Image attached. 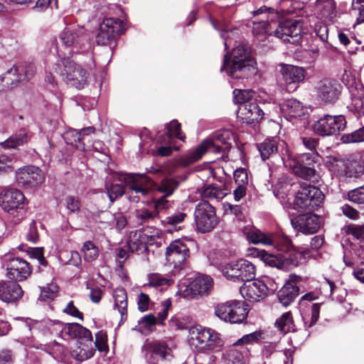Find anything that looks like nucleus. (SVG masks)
Instances as JSON below:
<instances>
[{"label": "nucleus", "mask_w": 364, "mask_h": 364, "mask_svg": "<svg viewBox=\"0 0 364 364\" xmlns=\"http://www.w3.org/2000/svg\"><path fill=\"white\" fill-rule=\"evenodd\" d=\"M225 70L228 75L235 79H247L257 73L256 62L250 56L249 48L238 45L232 50V59L228 61V55L224 57L221 70Z\"/></svg>", "instance_id": "f257e3e1"}, {"label": "nucleus", "mask_w": 364, "mask_h": 364, "mask_svg": "<svg viewBox=\"0 0 364 364\" xmlns=\"http://www.w3.org/2000/svg\"><path fill=\"white\" fill-rule=\"evenodd\" d=\"M53 70L70 86L82 89L87 82L88 73L80 65L70 59H62L53 65Z\"/></svg>", "instance_id": "f03ea898"}, {"label": "nucleus", "mask_w": 364, "mask_h": 364, "mask_svg": "<svg viewBox=\"0 0 364 364\" xmlns=\"http://www.w3.org/2000/svg\"><path fill=\"white\" fill-rule=\"evenodd\" d=\"M189 344L198 351L216 350L222 345L219 334L213 329L200 326L188 329Z\"/></svg>", "instance_id": "7ed1b4c3"}, {"label": "nucleus", "mask_w": 364, "mask_h": 364, "mask_svg": "<svg viewBox=\"0 0 364 364\" xmlns=\"http://www.w3.org/2000/svg\"><path fill=\"white\" fill-rule=\"evenodd\" d=\"M250 255L259 257L266 264L286 271L291 269L299 264V255L304 257L309 255L308 251L297 252L294 250V248L290 252H286V255H278L269 254L265 250L257 248L250 249Z\"/></svg>", "instance_id": "20e7f679"}, {"label": "nucleus", "mask_w": 364, "mask_h": 364, "mask_svg": "<svg viewBox=\"0 0 364 364\" xmlns=\"http://www.w3.org/2000/svg\"><path fill=\"white\" fill-rule=\"evenodd\" d=\"M214 314L225 322L241 323L247 318L248 311L245 301L234 299L218 304Z\"/></svg>", "instance_id": "39448f33"}, {"label": "nucleus", "mask_w": 364, "mask_h": 364, "mask_svg": "<svg viewBox=\"0 0 364 364\" xmlns=\"http://www.w3.org/2000/svg\"><path fill=\"white\" fill-rule=\"evenodd\" d=\"M324 200L322 191L314 186L302 183L297 191L293 207L299 211L314 210L320 206Z\"/></svg>", "instance_id": "423d86ee"}, {"label": "nucleus", "mask_w": 364, "mask_h": 364, "mask_svg": "<svg viewBox=\"0 0 364 364\" xmlns=\"http://www.w3.org/2000/svg\"><path fill=\"white\" fill-rule=\"evenodd\" d=\"M141 354L146 364H159L173 357L167 343L160 340H146L141 347Z\"/></svg>", "instance_id": "0eeeda50"}, {"label": "nucleus", "mask_w": 364, "mask_h": 364, "mask_svg": "<svg viewBox=\"0 0 364 364\" xmlns=\"http://www.w3.org/2000/svg\"><path fill=\"white\" fill-rule=\"evenodd\" d=\"M222 273L228 279L246 282L255 278L256 267L251 262L240 259L230 262L223 266Z\"/></svg>", "instance_id": "6e6552de"}, {"label": "nucleus", "mask_w": 364, "mask_h": 364, "mask_svg": "<svg viewBox=\"0 0 364 364\" xmlns=\"http://www.w3.org/2000/svg\"><path fill=\"white\" fill-rule=\"evenodd\" d=\"M346 127V121L343 115L326 114L314 124L313 129L321 136H333L339 134Z\"/></svg>", "instance_id": "1a4fd4ad"}, {"label": "nucleus", "mask_w": 364, "mask_h": 364, "mask_svg": "<svg viewBox=\"0 0 364 364\" xmlns=\"http://www.w3.org/2000/svg\"><path fill=\"white\" fill-rule=\"evenodd\" d=\"M178 292L184 298H188L196 294H208L213 287V280L208 275L198 274L188 284L181 282L178 284Z\"/></svg>", "instance_id": "9d476101"}, {"label": "nucleus", "mask_w": 364, "mask_h": 364, "mask_svg": "<svg viewBox=\"0 0 364 364\" xmlns=\"http://www.w3.org/2000/svg\"><path fill=\"white\" fill-rule=\"evenodd\" d=\"M271 9L265 6L252 12L253 17L262 16L261 18H256L252 21V33L259 41H264L267 36H274V29L276 23L271 20L269 21V14Z\"/></svg>", "instance_id": "9b49d317"}, {"label": "nucleus", "mask_w": 364, "mask_h": 364, "mask_svg": "<svg viewBox=\"0 0 364 364\" xmlns=\"http://www.w3.org/2000/svg\"><path fill=\"white\" fill-rule=\"evenodd\" d=\"M197 229L201 232L211 231L218 224L214 208L206 201L198 203L195 210Z\"/></svg>", "instance_id": "f8f14e48"}, {"label": "nucleus", "mask_w": 364, "mask_h": 364, "mask_svg": "<svg viewBox=\"0 0 364 364\" xmlns=\"http://www.w3.org/2000/svg\"><path fill=\"white\" fill-rule=\"evenodd\" d=\"M50 331L52 333L55 332L61 338L66 340L68 338H79L80 341L92 338V333L77 323L65 324L58 321L50 323Z\"/></svg>", "instance_id": "ddd939ff"}, {"label": "nucleus", "mask_w": 364, "mask_h": 364, "mask_svg": "<svg viewBox=\"0 0 364 364\" xmlns=\"http://www.w3.org/2000/svg\"><path fill=\"white\" fill-rule=\"evenodd\" d=\"M123 32V21L114 18H107L100 23L96 34V42L98 45H111L114 41V33Z\"/></svg>", "instance_id": "4468645a"}, {"label": "nucleus", "mask_w": 364, "mask_h": 364, "mask_svg": "<svg viewBox=\"0 0 364 364\" xmlns=\"http://www.w3.org/2000/svg\"><path fill=\"white\" fill-rule=\"evenodd\" d=\"M118 180L125 183L129 188L136 193L145 196L149 194L154 187V183L144 174H117Z\"/></svg>", "instance_id": "2eb2a0df"}, {"label": "nucleus", "mask_w": 364, "mask_h": 364, "mask_svg": "<svg viewBox=\"0 0 364 364\" xmlns=\"http://www.w3.org/2000/svg\"><path fill=\"white\" fill-rule=\"evenodd\" d=\"M95 132V129L92 127H88L80 131L69 129L64 134L63 137L67 144L75 146L77 149L84 151L86 148L93 146L97 150V146L92 143L91 140Z\"/></svg>", "instance_id": "dca6fc26"}, {"label": "nucleus", "mask_w": 364, "mask_h": 364, "mask_svg": "<svg viewBox=\"0 0 364 364\" xmlns=\"http://www.w3.org/2000/svg\"><path fill=\"white\" fill-rule=\"evenodd\" d=\"M16 180L18 184L28 188L41 184L45 177L43 171L36 166H26L18 168L16 172Z\"/></svg>", "instance_id": "f3484780"}, {"label": "nucleus", "mask_w": 364, "mask_h": 364, "mask_svg": "<svg viewBox=\"0 0 364 364\" xmlns=\"http://www.w3.org/2000/svg\"><path fill=\"white\" fill-rule=\"evenodd\" d=\"M4 262L10 279L21 281L26 279L31 272L29 263L20 257L8 255Z\"/></svg>", "instance_id": "a211bd4d"}, {"label": "nucleus", "mask_w": 364, "mask_h": 364, "mask_svg": "<svg viewBox=\"0 0 364 364\" xmlns=\"http://www.w3.org/2000/svg\"><path fill=\"white\" fill-rule=\"evenodd\" d=\"M219 149V145L215 144L210 139H205L196 148L189 150L186 154L182 156L178 159V164L184 167L188 166L200 160L207 152L218 151Z\"/></svg>", "instance_id": "6ab92c4d"}, {"label": "nucleus", "mask_w": 364, "mask_h": 364, "mask_svg": "<svg viewBox=\"0 0 364 364\" xmlns=\"http://www.w3.org/2000/svg\"><path fill=\"white\" fill-rule=\"evenodd\" d=\"M292 227L301 232L309 235L316 232L321 225V219L313 213L299 215L291 219Z\"/></svg>", "instance_id": "aec40b11"}, {"label": "nucleus", "mask_w": 364, "mask_h": 364, "mask_svg": "<svg viewBox=\"0 0 364 364\" xmlns=\"http://www.w3.org/2000/svg\"><path fill=\"white\" fill-rule=\"evenodd\" d=\"M317 97L324 103H334L339 97L341 86L334 80L323 79L316 87Z\"/></svg>", "instance_id": "412c9836"}, {"label": "nucleus", "mask_w": 364, "mask_h": 364, "mask_svg": "<svg viewBox=\"0 0 364 364\" xmlns=\"http://www.w3.org/2000/svg\"><path fill=\"white\" fill-rule=\"evenodd\" d=\"M351 96V107L364 115V86L353 77L346 75L343 77Z\"/></svg>", "instance_id": "4be33fe9"}, {"label": "nucleus", "mask_w": 364, "mask_h": 364, "mask_svg": "<svg viewBox=\"0 0 364 364\" xmlns=\"http://www.w3.org/2000/svg\"><path fill=\"white\" fill-rule=\"evenodd\" d=\"M190 251L186 244L181 240L172 242L166 248V257L167 262L173 266L179 267L183 264L189 257Z\"/></svg>", "instance_id": "5701e85b"}, {"label": "nucleus", "mask_w": 364, "mask_h": 364, "mask_svg": "<svg viewBox=\"0 0 364 364\" xmlns=\"http://www.w3.org/2000/svg\"><path fill=\"white\" fill-rule=\"evenodd\" d=\"M240 294L249 301H259L268 294L267 285L259 279L249 280L240 287Z\"/></svg>", "instance_id": "b1692460"}, {"label": "nucleus", "mask_w": 364, "mask_h": 364, "mask_svg": "<svg viewBox=\"0 0 364 364\" xmlns=\"http://www.w3.org/2000/svg\"><path fill=\"white\" fill-rule=\"evenodd\" d=\"M302 23L300 20L287 19L279 23L274 29V36L283 41H289V38L301 36Z\"/></svg>", "instance_id": "393cba45"}, {"label": "nucleus", "mask_w": 364, "mask_h": 364, "mask_svg": "<svg viewBox=\"0 0 364 364\" xmlns=\"http://www.w3.org/2000/svg\"><path fill=\"white\" fill-rule=\"evenodd\" d=\"M284 164L289 168L298 176L304 179L311 180L316 175V171L313 168L302 164L300 156L288 154L283 158Z\"/></svg>", "instance_id": "a878e982"}, {"label": "nucleus", "mask_w": 364, "mask_h": 364, "mask_svg": "<svg viewBox=\"0 0 364 364\" xmlns=\"http://www.w3.org/2000/svg\"><path fill=\"white\" fill-rule=\"evenodd\" d=\"M279 73L286 85L299 84L303 82L307 75L306 70L299 66L281 63Z\"/></svg>", "instance_id": "bb28decb"}, {"label": "nucleus", "mask_w": 364, "mask_h": 364, "mask_svg": "<svg viewBox=\"0 0 364 364\" xmlns=\"http://www.w3.org/2000/svg\"><path fill=\"white\" fill-rule=\"evenodd\" d=\"M154 237V235H149L144 231L134 230L129 232L127 244L131 252L139 254L146 250L148 244H151Z\"/></svg>", "instance_id": "cd10ccee"}, {"label": "nucleus", "mask_w": 364, "mask_h": 364, "mask_svg": "<svg viewBox=\"0 0 364 364\" xmlns=\"http://www.w3.org/2000/svg\"><path fill=\"white\" fill-rule=\"evenodd\" d=\"M25 197L18 190L10 189L0 193V205L6 212L22 207Z\"/></svg>", "instance_id": "c85d7f7f"}, {"label": "nucleus", "mask_w": 364, "mask_h": 364, "mask_svg": "<svg viewBox=\"0 0 364 364\" xmlns=\"http://www.w3.org/2000/svg\"><path fill=\"white\" fill-rule=\"evenodd\" d=\"M238 117L243 123L252 124L263 118V110L255 101L240 105Z\"/></svg>", "instance_id": "c756f323"}, {"label": "nucleus", "mask_w": 364, "mask_h": 364, "mask_svg": "<svg viewBox=\"0 0 364 364\" xmlns=\"http://www.w3.org/2000/svg\"><path fill=\"white\" fill-rule=\"evenodd\" d=\"M23 291L15 282H0V299L6 303H14L22 298Z\"/></svg>", "instance_id": "7c9ffc66"}, {"label": "nucleus", "mask_w": 364, "mask_h": 364, "mask_svg": "<svg viewBox=\"0 0 364 364\" xmlns=\"http://www.w3.org/2000/svg\"><path fill=\"white\" fill-rule=\"evenodd\" d=\"M316 13L318 18L331 22L338 16L336 4L333 0H317Z\"/></svg>", "instance_id": "2f4dec72"}, {"label": "nucleus", "mask_w": 364, "mask_h": 364, "mask_svg": "<svg viewBox=\"0 0 364 364\" xmlns=\"http://www.w3.org/2000/svg\"><path fill=\"white\" fill-rule=\"evenodd\" d=\"M92 346V338L79 341L77 346L71 350V356L78 362H82L91 358L95 353Z\"/></svg>", "instance_id": "473e14b6"}, {"label": "nucleus", "mask_w": 364, "mask_h": 364, "mask_svg": "<svg viewBox=\"0 0 364 364\" xmlns=\"http://www.w3.org/2000/svg\"><path fill=\"white\" fill-rule=\"evenodd\" d=\"M281 111L287 118H298L304 116L306 109L296 99H289L281 105Z\"/></svg>", "instance_id": "72a5a7b5"}, {"label": "nucleus", "mask_w": 364, "mask_h": 364, "mask_svg": "<svg viewBox=\"0 0 364 364\" xmlns=\"http://www.w3.org/2000/svg\"><path fill=\"white\" fill-rule=\"evenodd\" d=\"M344 166L347 177L358 178L364 173V159L357 156L346 159Z\"/></svg>", "instance_id": "f704fd0d"}, {"label": "nucleus", "mask_w": 364, "mask_h": 364, "mask_svg": "<svg viewBox=\"0 0 364 364\" xmlns=\"http://www.w3.org/2000/svg\"><path fill=\"white\" fill-rule=\"evenodd\" d=\"M114 301V309H117L121 315V321H124L127 318V292L123 288H117L113 292Z\"/></svg>", "instance_id": "c9c22d12"}, {"label": "nucleus", "mask_w": 364, "mask_h": 364, "mask_svg": "<svg viewBox=\"0 0 364 364\" xmlns=\"http://www.w3.org/2000/svg\"><path fill=\"white\" fill-rule=\"evenodd\" d=\"M299 294V288L293 284L286 283L278 291L277 297L279 302L284 306H289Z\"/></svg>", "instance_id": "e433bc0d"}, {"label": "nucleus", "mask_w": 364, "mask_h": 364, "mask_svg": "<svg viewBox=\"0 0 364 364\" xmlns=\"http://www.w3.org/2000/svg\"><path fill=\"white\" fill-rule=\"evenodd\" d=\"M28 140V133L26 130H21L18 133L11 135L9 139L0 144L5 149H16L27 143Z\"/></svg>", "instance_id": "4c0bfd02"}, {"label": "nucleus", "mask_w": 364, "mask_h": 364, "mask_svg": "<svg viewBox=\"0 0 364 364\" xmlns=\"http://www.w3.org/2000/svg\"><path fill=\"white\" fill-rule=\"evenodd\" d=\"M269 245L284 252H289L294 249L291 240L283 235L271 234V241Z\"/></svg>", "instance_id": "58836bf2"}, {"label": "nucleus", "mask_w": 364, "mask_h": 364, "mask_svg": "<svg viewBox=\"0 0 364 364\" xmlns=\"http://www.w3.org/2000/svg\"><path fill=\"white\" fill-rule=\"evenodd\" d=\"M247 239L254 244L269 245L271 241V234H264L256 228H250L245 232Z\"/></svg>", "instance_id": "ea45409f"}, {"label": "nucleus", "mask_w": 364, "mask_h": 364, "mask_svg": "<svg viewBox=\"0 0 364 364\" xmlns=\"http://www.w3.org/2000/svg\"><path fill=\"white\" fill-rule=\"evenodd\" d=\"M228 193V189L221 185L211 184L202 192V196L204 198L207 199H222Z\"/></svg>", "instance_id": "a19ab883"}, {"label": "nucleus", "mask_w": 364, "mask_h": 364, "mask_svg": "<svg viewBox=\"0 0 364 364\" xmlns=\"http://www.w3.org/2000/svg\"><path fill=\"white\" fill-rule=\"evenodd\" d=\"M232 138V134L229 130L221 131L215 135L214 138L209 139L215 144L219 145L220 149L218 151H212L213 153H221L225 151L229 148L230 141Z\"/></svg>", "instance_id": "79ce46f5"}, {"label": "nucleus", "mask_w": 364, "mask_h": 364, "mask_svg": "<svg viewBox=\"0 0 364 364\" xmlns=\"http://www.w3.org/2000/svg\"><path fill=\"white\" fill-rule=\"evenodd\" d=\"M80 253L85 262H92L98 258L100 250L92 241H86L81 247Z\"/></svg>", "instance_id": "37998d69"}, {"label": "nucleus", "mask_w": 364, "mask_h": 364, "mask_svg": "<svg viewBox=\"0 0 364 364\" xmlns=\"http://www.w3.org/2000/svg\"><path fill=\"white\" fill-rule=\"evenodd\" d=\"M275 326L279 331L287 333L295 330L293 316L290 311L283 314L275 322Z\"/></svg>", "instance_id": "c03bdc74"}, {"label": "nucleus", "mask_w": 364, "mask_h": 364, "mask_svg": "<svg viewBox=\"0 0 364 364\" xmlns=\"http://www.w3.org/2000/svg\"><path fill=\"white\" fill-rule=\"evenodd\" d=\"M257 149L262 160H265L277 151V144L274 139H266L257 145Z\"/></svg>", "instance_id": "a18cd8bd"}, {"label": "nucleus", "mask_w": 364, "mask_h": 364, "mask_svg": "<svg viewBox=\"0 0 364 364\" xmlns=\"http://www.w3.org/2000/svg\"><path fill=\"white\" fill-rule=\"evenodd\" d=\"M156 323L157 318L154 315L151 314L145 315L139 321L138 325L134 328V330L141 333H146V332L151 331Z\"/></svg>", "instance_id": "49530a36"}, {"label": "nucleus", "mask_w": 364, "mask_h": 364, "mask_svg": "<svg viewBox=\"0 0 364 364\" xmlns=\"http://www.w3.org/2000/svg\"><path fill=\"white\" fill-rule=\"evenodd\" d=\"M23 65H14L11 68L7 70L4 78L11 79L12 84L14 82H18L26 80Z\"/></svg>", "instance_id": "de8ad7c7"}, {"label": "nucleus", "mask_w": 364, "mask_h": 364, "mask_svg": "<svg viewBox=\"0 0 364 364\" xmlns=\"http://www.w3.org/2000/svg\"><path fill=\"white\" fill-rule=\"evenodd\" d=\"M187 215L185 213L178 211L166 217L164 220H162L161 222L166 225H170L175 230H178L181 229L180 224L184 221Z\"/></svg>", "instance_id": "09e8293b"}, {"label": "nucleus", "mask_w": 364, "mask_h": 364, "mask_svg": "<svg viewBox=\"0 0 364 364\" xmlns=\"http://www.w3.org/2000/svg\"><path fill=\"white\" fill-rule=\"evenodd\" d=\"M78 36L77 33L69 28L65 29L59 36V39L63 46L70 48L77 43Z\"/></svg>", "instance_id": "8fccbe9b"}, {"label": "nucleus", "mask_w": 364, "mask_h": 364, "mask_svg": "<svg viewBox=\"0 0 364 364\" xmlns=\"http://www.w3.org/2000/svg\"><path fill=\"white\" fill-rule=\"evenodd\" d=\"M178 183L173 179H164L157 187V191L164 194L162 197H168L171 196L176 189Z\"/></svg>", "instance_id": "3c124183"}, {"label": "nucleus", "mask_w": 364, "mask_h": 364, "mask_svg": "<svg viewBox=\"0 0 364 364\" xmlns=\"http://www.w3.org/2000/svg\"><path fill=\"white\" fill-rule=\"evenodd\" d=\"M166 129L168 138L176 137L183 141H185L186 135L181 132V124L176 120H173L168 124Z\"/></svg>", "instance_id": "603ef678"}, {"label": "nucleus", "mask_w": 364, "mask_h": 364, "mask_svg": "<svg viewBox=\"0 0 364 364\" xmlns=\"http://www.w3.org/2000/svg\"><path fill=\"white\" fill-rule=\"evenodd\" d=\"M135 217L137 220V222L139 224L143 225L144 223L153 221L156 218V215L154 211L152 212L145 208H143L136 210Z\"/></svg>", "instance_id": "864d4df0"}, {"label": "nucleus", "mask_w": 364, "mask_h": 364, "mask_svg": "<svg viewBox=\"0 0 364 364\" xmlns=\"http://www.w3.org/2000/svg\"><path fill=\"white\" fill-rule=\"evenodd\" d=\"M106 190L111 203L124 193V188L120 184H106Z\"/></svg>", "instance_id": "5fc2aeb1"}, {"label": "nucleus", "mask_w": 364, "mask_h": 364, "mask_svg": "<svg viewBox=\"0 0 364 364\" xmlns=\"http://www.w3.org/2000/svg\"><path fill=\"white\" fill-rule=\"evenodd\" d=\"M171 282V279L164 277L163 275L158 273L149 275V284L152 287H163L165 285H169Z\"/></svg>", "instance_id": "6e6d98bb"}, {"label": "nucleus", "mask_w": 364, "mask_h": 364, "mask_svg": "<svg viewBox=\"0 0 364 364\" xmlns=\"http://www.w3.org/2000/svg\"><path fill=\"white\" fill-rule=\"evenodd\" d=\"M252 94L250 90H234V100L235 102L240 105H243L245 103L252 102L251 100Z\"/></svg>", "instance_id": "4d7b16f0"}, {"label": "nucleus", "mask_w": 364, "mask_h": 364, "mask_svg": "<svg viewBox=\"0 0 364 364\" xmlns=\"http://www.w3.org/2000/svg\"><path fill=\"white\" fill-rule=\"evenodd\" d=\"M348 196L353 203L364 204V186L350 191Z\"/></svg>", "instance_id": "13d9d810"}, {"label": "nucleus", "mask_w": 364, "mask_h": 364, "mask_svg": "<svg viewBox=\"0 0 364 364\" xmlns=\"http://www.w3.org/2000/svg\"><path fill=\"white\" fill-rule=\"evenodd\" d=\"M171 207V202L166 199L165 197H161L154 201V213L156 215L166 212Z\"/></svg>", "instance_id": "bf43d9fd"}, {"label": "nucleus", "mask_w": 364, "mask_h": 364, "mask_svg": "<svg viewBox=\"0 0 364 364\" xmlns=\"http://www.w3.org/2000/svg\"><path fill=\"white\" fill-rule=\"evenodd\" d=\"M107 341V338L106 332L100 331L95 334V345L99 351L102 352L108 350Z\"/></svg>", "instance_id": "052dcab7"}, {"label": "nucleus", "mask_w": 364, "mask_h": 364, "mask_svg": "<svg viewBox=\"0 0 364 364\" xmlns=\"http://www.w3.org/2000/svg\"><path fill=\"white\" fill-rule=\"evenodd\" d=\"M58 291V286L55 283H50L47 287L42 288L40 296L43 299H53L56 296Z\"/></svg>", "instance_id": "680f3d73"}, {"label": "nucleus", "mask_w": 364, "mask_h": 364, "mask_svg": "<svg viewBox=\"0 0 364 364\" xmlns=\"http://www.w3.org/2000/svg\"><path fill=\"white\" fill-rule=\"evenodd\" d=\"M344 142L358 143L364 141V127L352 132L350 134L343 136Z\"/></svg>", "instance_id": "e2e57ef3"}, {"label": "nucleus", "mask_w": 364, "mask_h": 364, "mask_svg": "<svg viewBox=\"0 0 364 364\" xmlns=\"http://www.w3.org/2000/svg\"><path fill=\"white\" fill-rule=\"evenodd\" d=\"M65 206L68 213H77L80 209V203L74 196H68L65 199Z\"/></svg>", "instance_id": "0e129e2a"}, {"label": "nucleus", "mask_w": 364, "mask_h": 364, "mask_svg": "<svg viewBox=\"0 0 364 364\" xmlns=\"http://www.w3.org/2000/svg\"><path fill=\"white\" fill-rule=\"evenodd\" d=\"M13 158L6 154H0V173L13 170Z\"/></svg>", "instance_id": "69168bd1"}, {"label": "nucleus", "mask_w": 364, "mask_h": 364, "mask_svg": "<svg viewBox=\"0 0 364 364\" xmlns=\"http://www.w3.org/2000/svg\"><path fill=\"white\" fill-rule=\"evenodd\" d=\"M38 233L37 231L36 223L33 220L29 225L28 231L26 234L27 240L36 243L38 240Z\"/></svg>", "instance_id": "338daca9"}, {"label": "nucleus", "mask_w": 364, "mask_h": 364, "mask_svg": "<svg viewBox=\"0 0 364 364\" xmlns=\"http://www.w3.org/2000/svg\"><path fill=\"white\" fill-rule=\"evenodd\" d=\"M261 338H262V333L259 332V331H255V332L245 335L238 341V343H250L258 341Z\"/></svg>", "instance_id": "774afa93"}]
</instances>
